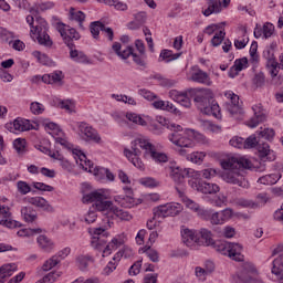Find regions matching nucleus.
<instances>
[{
	"mask_svg": "<svg viewBox=\"0 0 283 283\" xmlns=\"http://www.w3.org/2000/svg\"><path fill=\"white\" fill-rule=\"evenodd\" d=\"M140 149L144 150V158H151L157 165L169 163V156H167V154L156 150V146L149 143V140L137 138L132 143V150L127 148L124 149V156L134 167L139 169V171H145V164L140 159V154H143Z\"/></svg>",
	"mask_w": 283,
	"mask_h": 283,
	"instance_id": "1",
	"label": "nucleus"
},
{
	"mask_svg": "<svg viewBox=\"0 0 283 283\" xmlns=\"http://www.w3.org/2000/svg\"><path fill=\"white\" fill-rule=\"evenodd\" d=\"M221 167L226 171L222 172L221 178L224 180V182H228V185H237L238 187H241L242 189H249L250 184L247 178L238 171L239 169H251V160L241 157H231L228 160L221 161Z\"/></svg>",
	"mask_w": 283,
	"mask_h": 283,
	"instance_id": "2",
	"label": "nucleus"
},
{
	"mask_svg": "<svg viewBox=\"0 0 283 283\" xmlns=\"http://www.w3.org/2000/svg\"><path fill=\"white\" fill-rule=\"evenodd\" d=\"M82 200L84 205L95 202V208L97 209V211H112L120 220H132V214H129V212L114 206L112 201H105V195L98 191H92L84 195Z\"/></svg>",
	"mask_w": 283,
	"mask_h": 283,
	"instance_id": "3",
	"label": "nucleus"
},
{
	"mask_svg": "<svg viewBox=\"0 0 283 283\" xmlns=\"http://www.w3.org/2000/svg\"><path fill=\"white\" fill-rule=\"evenodd\" d=\"M168 127L170 128V132H172L169 136V140L172 145H176L177 147H193V139L197 140V143H205V140H207L205 135L197 133L193 129H188L184 132L182 126L175 124Z\"/></svg>",
	"mask_w": 283,
	"mask_h": 283,
	"instance_id": "4",
	"label": "nucleus"
},
{
	"mask_svg": "<svg viewBox=\"0 0 283 283\" xmlns=\"http://www.w3.org/2000/svg\"><path fill=\"white\" fill-rule=\"evenodd\" d=\"M197 108L206 116H214V118H222L220 105L213 99V93L209 88L198 91L193 97Z\"/></svg>",
	"mask_w": 283,
	"mask_h": 283,
	"instance_id": "5",
	"label": "nucleus"
},
{
	"mask_svg": "<svg viewBox=\"0 0 283 283\" xmlns=\"http://www.w3.org/2000/svg\"><path fill=\"white\" fill-rule=\"evenodd\" d=\"M169 169H170V177L176 185V191L178 192L180 198H182V196H185V179L186 178H192V179L188 180V185L191 181L192 182H196V181L202 182V180H200V178H202V171L193 170L191 168L181 169L180 167L174 166V165H170Z\"/></svg>",
	"mask_w": 283,
	"mask_h": 283,
	"instance_id": "6",
	"label": "nucleus"
},
{
	"mask_svg": "<svg viewBox=\"0 0 283 283\" xmlns=\"http://www.w3.org/2000/svg\"><path fill=\"white\" fill-rule=\"evenodd\" d=\"M27 23H29L31 28V34H38V43L40 45H44L45 48H52V39H50V34H48V21L43 18H36L34 24V17L28 15Z\"/></svg>",
	"mask_w": 283,
	"mask_h": 283,
	"instance_id": "7",
	"label": "nucleus"
},
{
	"mask_svg": "<svg viewBox=\"0 0 283 283\" xmlns=\"http://www.w3.org/2000/svg\"><path fill=\"white\" fill-rule=\"evenodd\" d=\"M212 247L217 253L228 255V258H231V260H234V262H244V255H242V244L240 243L216 241Z\"/></svg>",
	"mask_w": 283,
	"mask_h": 283,
	"instance_id": "8",
	"label": "nucleus"
},
{
	"mask_svg": "<svg viewBox=\"0 0 283 283\" xmlns=\"http://www.w3.org/2000/svg\"><path fill=\"white\" fill-rule=\"evenodd\" d=\"M233 216V210L227 208L219 212H213L211 210H206L200 212L201 220H207L212 224H224L229 218Z\"/></svg>",
	"mask_w": 283,
	"mask_h": 283,
	"instance_id": "9",
	"label": "nucleus"
},
{
	"mask_svg": "<svg viewBox=\"0 0 283 283\" xmlns=\"http://www.w3.org/2000/svg\"><path fill=\"white\" fill-rule=\"evenodd\" d=\"M57 31L60 32L65 45L69 48H76L74 41H78L81 39V33H78L76 29L64 23H57Z\"/></svg>",
	"mask_w": 283,
	"mask_h": 283,
	"instance_id": "10",
	"label": "nucleus"
},
{
	"mask_svg": "<svg viewBox=\"0 0 283 283\" xmlns=\"http://www.w3.org/2000/svg\"><path fill=\"white\" fill-rule=\"evenodd\" d=\"M226 98L230 99V103L227 104V112H229L232 118L240 120L244 114V109H242V105H240V96L235 95V93L231 91H228L226 93Z\"/></svg>",
	"mask_w": 283,
	"mask_h": 283,
	"instance_id": "11",
	"label": "nucleus"
},
{
	"mask_svg": "<svg viewBox=\"0 0 283 283\" xmlns=\"http://www.w3.org/2000/svg\"><path fill=\"white\" fill-rule=\"evenodd\" d=\"M134 255V251L132 248L124 245L123 249H120L113 258V261H111L105 268H104V275H109L111 273H114L116 271V266H118V262H120L122 258H132Z\"/></svg>",
	"mask_w": 283,
	"mask_h": 283,
	"instance_id": "12",
	"label": "nucleus"
},
{
	"mask_svg": "<svg viewBox=\"0 0 283 283\" xmlns=\"http://www.w3.org/2000/svg\"><path fill=\"white\" fill-rule=\"evenodd\" d=\"M155 218H169L178 216L182 211V205L180 203H166L154 208Z\"/></svg>",
	"mask_w": 283,
	"mask_h": 283,
	"instance_id": "13",
	"label": "nucleus"
},
{
	"mask_svg": "<svg viewBox=\"0 0 283 283\" xmlns=\"http://www.w3.org/2000/svg\"><path fill=\"white\" fill-rule=\"evenodd\" d=\"M63 78H65V76L63 75L62 71H55L51 74H44V75H34L31 78L32 83H46L48 85H54L56 83H60V85H63Z\"/></svg>",
	"mask_w": 283,
	"mask_h": 283,
	"instance_id": "14",
	"label": "nucleus"
},
{
	"mask_svg": "<svg viewBox=\"0 0 283 283\" xmlns=\"http://www.w3.org/2000/svg\"><path fill=\"white\" fill-rule=\"evenodd\" d=\"M90 233L94 235L93 240L91 241V245L93 247V249H97L98 251H101L103 249V244H107V240H105V238H107L108 235L107 231H105L104 228L99 227L90 229Z\"/></svg>",
	"mask_w": 283,
	"mask_h": 283,
	"instance_id": "15",
	"label": "nucleus"
},
{
	"mask_svg": "<svg viewBox=\"0 0 283 283\" xmlns=\"http://www.w3.org/2000/svg\"><path fill=\"white\" fill-rule=\"evenodd\" d=\"M263 57L266 61L265 66L268 67L269 73L272 78H275L280 72V63L275 61V53L273 52V49H266L263 51Z\"/></svg>",
	"mask_w": 283,
	"mask_h": 283,
	"instance_id": "16",
	"label": "nucleus"
},
{
	"mask_svg": "<svg viewBox=\"0 0 283 283\" xmlns=\"http://www.w3.org/2000/svg\"><path fill=\"white\" fill-rule=\"evenodd\" d=\"M189 187L195 191H199L200 193H218L220 191V186L217 184H211L207 181H189Z\"/></svg>",
	"mask_w": 283,
	"mask_h": 283,
	"instance_id": "17",
	"label": "nucleus"
},
{
	"mask_svg": "<svg viewBox=\"0 0 283 283\" xmlns=\"http://www.w3.org/2000/svg\"><path fill=\"white\" fill-rule=\"evenodd\" d=\"M0 224L2 227H7L8 229H17V227H21L19 221L12 220V213H10V207L0 205Z\"/></svg>",
	"mask_w": 283,
	"mask_h": 283,
	"instance_id": "18",
	"label": "nucleus"
},
{
	"mask_svg": "<svg viewBox=\"0 0 283 283\" xmlns=\"http://www.w3.org/2000/svg\"><path fill=\"white\" fill-rule=\"evenodd\" d=\"M252 109L254 112V116L248 120L247 125L248 127H258L259 123H264L266 120V111H264V107L262 104H258L252 106Z\"/></svg>",
	"mask_w": 283,
	"mask_h": 283,
	"instance_id": "19",
	"label": "nucleus"
},
{
	"mask_svg": "<svg viewBox=\"0 0 283 283\" xmlns=\"http://www.w3.org/2000/svg\"><path fill=\"white\" fill-rule=\"evenodd\" d=\"M191 81L195 83H201L202 85H207L210 87V85H213V82H211V77H209V74L198 66L191 67Z\"/></svg>",
	"mask_w": 283,
	"mask_h": 283,
	"instance_id": "20",
	"label": "nucleus"
},
{
	"mask_svg": "<svg viewBox=\"0 0 283 283\" xmlns=\"http://www.w3.org/2000/svg\"><path fill=\"white\" fill-rule=\"evenodd\" d=\"M78 129L81 134L85 136V140H93V143H101V136H98V133L92 126L82 122L78 126Z\"/></svg>",
	"mask_w": 283,
	"mask_h": 283,
	"instance_id": "21",
	"label": "nucleus"
},
{
	"mask_svg": "<svg viewBox=\"0 0 283 283\" xmlns=\"http://www.w3.org/2000/svg\"><path fill=\"white\" fill-rule=\"evenodd\" d=\"M169 97L175 101V103H179L182 107H191V99L187 93H180L176 90H171L169 92Z\"/></svg>",
	"mask_w": 283,
	"mask_h": 283,
	"instance_id": "22",
	"label": "nucleus"
},
{
	"mask_svg": "<svg viewBox=\"0 0 283 283\" xmlns=\"http://www.w3.org/2000/svg\"><path fill=\"white\" fill-rule=\"evenodd\" d=\"M208 8L202 11L203 17L220 14L222 12V2L220 0H208Z\"/></svg>",
	"mask_w": 283,
	"mask_h": 283,
	"instance_id": "23",
	"label": "nucleus"
},
{
	"mask_svg": "<svg viewBox=\"0 0 283 283\" xmlns=\"http://www.w3.org/2000/svg\"><path fill=\"white\" fill-rule=\"evenodd\" d=\"M181 238L184 244L190 249H195L196 244H198V237H196V233L189 229H184L181 231Z\"/></svg>",
	"mask_w": 283,
	"mask_h": 283,
	"instance_id": "24",
	"label": "nucleus"
},
{
	"mask_svg": "<svg viewBox=\"0 0 283 283\" xmlns=\"http://www.w3.org/2000/svg\"><path fill=\"white\" fill-rule=\"evenodd\" d=\"M248 64L249 60L247 57L235 60L233 66H231L229 71L230 78H235V76H238V74H240Z\"/></svg>",
	"mask_w": 283,
	"mask_h": 283,
	"instance_id": "25",
	"label": "nucleus"
},
{
	"mask_svg": "<svg viewBox=\"0 0 283 283\" xmlns=\"http://www.w3.org/2000/svg\"><path fill=\"white\" fill-rule=\"evenodd\" d=\"M13 129L15 132H30V129H36V127L29 119L17 118L13 122Z\"/></svg>",
	"mask_w": 283,
	"mask_h": 283,
	"instance_id": "26",
	"label": "nucleus"
},
{
	"mask_svg": "<svg viewBox=\"0 0 283 283\" xmlns=\"http://www.w3.org/2000/svg\"><path fill=\"white\" fill-rule=\"evenodd\" d=\"M36 242L42 251L45 253H50L52 249H54V242L50 238H48L45 234H40L36 239Z\"/></svg>",
	"mask_w": 283,
	"mask_h": 283,
	"instance_id": "27",
	"label": "nucleus"
},
{
	"mask_svg": "<svg viewBox=\"0 0 283 283\" xmlns=\"http://www.w3.org/2000/svg\"><path fill=\"white\" fill-rule=\"evenodd\" d=\"M73 154H75V156L78 157V160L81 163H84V165L81 164V167H82V169H84V171L88 170L90 174H92L94 171V164L91 160H87V156H85V154H83V151L73 150Z\"/></svg>",
	"mask_w": 283,
	"mask_h": 283,
	"instance_id": "28",
	"label": "nucleus"
},
{
	"mask_svg": "<svg viewBox=\"0 0 283 283\" xmlns=\"http://www.w3.org/2000/svg\"><path fill=\"white\" fill-rule=\"evenodd\" d=\"M17 271V264L9 263L0 268V283H4L7 277H11L12 273Z\"/></svg>",
	"mask_w": 283,
	"mask_h": 283,
	"instance_id": "29",
	"label": "nucleus"
},
{
	"mask_svg": "<svg viewBox=\"0 0 283 283\" xmlns=\"http://www.w3.org/2000/svg\"><path fill=\"white\" fill-rule=\"evenodd\" d=\"M69 49H70V59H72V61H75V63H90V60L87 59V55L85 53L74 48H69Z\"/></svg>",
	"mask_w": 283,
	"mask_h": 283,
	"instance_id": "30",
	"label": "nucleus"
},
{
	"mask_svg": "<svg viewBox=\"0 0 283 283\" xmlns=\"http://www.w3.org/2000/svg\"><path fill=\"white\" fill-rule=\"evenodd\" d=\"M164 120V123H163ZM159 120V122H154L153 124L149 125V132H153V134H163V129L167 127V129H171L169 126L171 125H177V124H169L165 119Z\"/></svg>",
	"mask_w": 283,
	"mask_h": 283,
	"instance_id": "31",
	"label": "nucleus"
},
{
	"mask_svg": "<svg viewBox=\"0 0 283 283\" xmlns=\"http://www.w3.org/2000/svg\"><path fill=\"white\" fill-rule=\"evenodd\" d=\"M123 240L113 239L103 250V255H111L113 251H116V249H119V247H123Z\"/></svg>",
	"mask_w": 283,
	"mask_h": 283,
	"instance_id": "32",
	"label": "nucleus"
},
{
	"mask_svg": "<svg viewBox=\"0 0 283 283\" xmlns=\"http://www.w3.org/2000/svg\"><path fill=\"white\" fill-rule=\"evenodd\" d=\"M71 19L77 21L80 30H85L83 21H85V13L83 11L74 12V8L70 9Z\"/></svg>",
	"mask_w": 283,
	"mask_h": 283,
	"instance_id": "33",
	"label": "nucleus"
},
{
	"mask_svg": "<svg viewBox=\"0 0 283 283\" xmlns=\"http://www.w3.org/2000/svg\"><path fill=\"white\" fill-rule=\"evenodd\" d=\"M151 78H155V81H158L161 87H174V85H176L175 80L167 78L160 74H155L151 76Z\"/></svg>",
	"mask_w": 283,
	"mask_h": 283,
	"instance_id": "34",
	"label": "nucleus"
},
{
	"mask_svg": "<svg viewBox=\"0 0 283 283\" xmlns=\"http://www.w3.org/2000/svg\"><path fill=\"white\" fill-rule=\"evenodd\" d=\"M283 272V253L273 261L272 273L273 275H282Z\"/></svg>",
	"mask_w": 283,
	"mask_h": 283,
	"instance_id": "35",
	"label": "nucleus"
},
{
	"mask_svg": "<svg viewBox=\"0 0 283 283\" xmlns=\"http://www.w3.org/2000/svg\"><path fill=\"white\" fill-rule=\"evenodd\" d=\"M21 216L24 218L25 222H34V220H36V212L30 207H23L21 209Z\"/></svg>",
	"mask_w": 283,
	"mask_h": 283,
	"instance_id": "36",
	"label": "nucleus"
},
{
	"mask_svg": "<svg viewBox=\"0 0 283 283\" xmlns=\"http://www.w3.org/2000/svg\"><path fill=\"white\" fill-rule=\"evenodd\" d=\"M144 253H146L147 258H149L150 262H160V255L158 254V251L155 249H151V245H146L144 248Z\"/></svg>",
	"mask_w": 283,
	"mask_h": 283,
	"instance_id": "37",
	"label": "nucleus"
},
{
	"mask_svg": "<svg viewBox=\"0 0 283 283\" xmlns=\"http://www.w3.org/2000/svg\"><path fill=\"white\" fill-rule=\"evenodd\" d=\"M103 22L101 21H94L90 24V30L93 39H98L101 32H103Z\"/></svg>",
	"mask_w": 283,
	"mask_h": 283,
	"instance_id": "38",
	"label": "nucleus"
},
{
	"mask_svg": "<svg viewBox=\"0 0 283 283\" xmlns=\"http://www.w3.org/2000/svg\"><path fill=\"white\" fill-rule=\"evenodd\" d=\"M200 235L201 239L205 240L206 247H213V244H216V241H213V238H211L212 234L210 230L202 228L200 230Z\"/></svg>",
	"mask_w": 283,
	"mask_h": 283,
	"instance_id": "39",
	"label": "nucleus"
},
{
	"mask_svg": "<svg viewBox=\"0 0 283 283\" xmlns=\"http://www.w3.org/2000/svg\"><path fill=\"white\" fill-rule=\"evenodd\" d=\"M133 61L139 67H147V53H133Z\"/></svg>",
	"mask_w": 283,
	"mask_h": 283,
	"instance_id": "40",
	"label": "nucleus"
},
{
	"mask_svg": "<svg viewBox=\"0 0 283 283\" xmlns=\"http://www.w3.org/2000/svg\"><path fill=\"white\" fill-rule=\"evenodd\" d=\"M126 118L130 120V123H135V125H142V127H146L147 125V122L136 113H127Z\"/></svg>",
	"mask_w": 283,
	"mask_h": 283,
	"instance_id": "41",
	"label": "nucleus"
},
{
	"mask_svg": "<svg viewBox=\"0 0 283 283\" xmlns=\"http://www.w3.org/2000/svg\"><path fill=\"white\" fill-rule=\"evenodd\" d=\"M160 59H168L167 63H169L170 61H176L177 59H180V56H182V53H176L174 54L170 50L164 49L160 52Z\"/></svg>",
	"mask_w": 283,
	"mask_h": 283,
	"instance_id": "42",
	"label": "nucleus"
},
{
	"mask_svg": "<svg viewBox=\"0 0 283 283\" xmlns=\"http://www.w3.org/2000/svg\"><path fill=\"white\" fill-rule=\"evenodd\" d=\"M280 180V176L277 175H265L263 177H260L258 182L261 185H275Z\"/></svg>",
	"mask_w": 283,
	"mask_h": 283,
	"instance_id": "43",
	"label": "nucleus"
},
{
	"mask_svg": "<svg viewBox=\"0 0 283 283\" xmlns=\"http://www.w3.org/2000/svg\"><path fill=\"white\" fill-rule=\"evenodd\" d=\"M224 36H227V32H224V30L217 32L211 39L212 48H218L219 45H222V41H224Z\"/></svg>",
	"mask_w": 283,
	"mask_h": 283,
	"instance_id": "44",
	"label": "nucleus"
},
{
	"mask_svg": "<svg viewBox=\"0 0 283 283\" xmlns=\"http://www.w3.org/2000/svg\"><path fill=\"white\" fill-rule=\"evenodd\" d=\"M185 205L188 209H190L191 211H195V213H197L199 218H200V213H202V211H206L205 209L200 208V205H198L196 201L191 199H186Z\"/></svg>",
	"mask_w": 283,
	"mask_h": 283,
	"instance_id": "45",
	"label": "nucleus"
},
{
	"mask_svg": "<svg viewBox=\"0 0 283 283\" xmlns=\"http://www.w3.org/2000/svg\"><path fill=\"white\" fill-rule=\"evenodd\" d=\"M61 262V259L59 256H52L51 259L46 260L44 264L42 265V271H52L56 264Z\"/></svg>",
	"mask_w": 283,
	"mask_h": 283,
	"instance_id": "46",
	"label": "nucleus"
},
{
	"mask_svg": "<svg viewBox=\"0 0 283 283\" xmlns=\"http://www.w3.org/2000/svg\"><path fill=\"white\" fill-rule=\"evenodd\" d=\"M13 147H14L17 154H19V156H23V154H25V139L17 138L13 142Z\"/></svg>",
	"mask_w": 283,
	"mask_h": 283,
	"instance_id": "47",
	"label": "nucleus"
},
{
	"mask_svg": "<svg viewBox=\"0 0 283 283\" xmlns=\"http://www.w3.org/2000/svg\"><path fill=\"white\" fill-rule=\"evenodd\" d=\"M29 202L34 207H40V209H45V207H48V200L43 197H31L29 198Z\"/></svg>",
	"mask_w": 283,
	"mask_h": 283,
	"instance_id": "48",
	"label": "nucleus"
},
{
	"mask_svg": "<svg viewBox=\"0 0 283 283\" xmlns=\"http://www.w3.org/2000/svg\"><path fill=\"white\" fill-rule=\"evenodd\" d=\"M237 205L238 207H244L245 209H258L259 205L255 203L253 200H249V199H238L237 200Z\"/></svg>",
	"mask_w": 283,
	"mask_h": 283,
	"instance_id": "49",
	"label": "nucleus"
},
{
	"mask_svg": "<svg viewBox=\"0 0 283 283\" xmlns=\"http://www.w3.org/2000/svg\"><path fill=\"white\" fill-rule=\"evenodd\" d=\"M90 262H94L92 256L80 255L77 258V264H78V268L81 269V271H85V269H87V266L90 265Z\"/></svg>",
	"mask_w": 283,
	"mask_h": 283,
	"instance_id": "50",
	"label": "nucleus"
},
{
	"mask_svg": "<svg viewBox=\"0 0 283 283\" xmlns=\"http://www.w3.org/2000/svg\"><path fill=\"white\" fill-rule=\"evenodd\" d=\"M262 30L264 39H271V36H273V33L275 32V25H273V23L271 22H265Z\"/></svg>",
	"mask_w": 283,
	"mask_h": 283,
	"instance_id": "51",
	"label": "nucleus"
},
{
	"mask_svg": "<svg viewBox=\"0 0 283 283\" xmlns=\"http://www.w3.org/2000/svg\"><path fill=\"white\" fill-rule=\"evenodd\" d=\"M205 156H207L205 153H192L187 155V160L190 163H195V165H198V163H202L205 160Z\"/></svg>",
	"mask_w": 283,
	"mask_h": 283,
	"instance_id": "52",
	"label": "nucleus"
},
{
	"mask_svg": "<svg viewBox=\"0 0 283 283\" xmlns=\"http://www.w3.org/2000/svg\"><path fill=\"white\" fill-rule=\"evenodd\" d=\"M30 111L35 115L40 116V114H43L45 112V106L39 102H32L30 104Z\"/></svg>",
	"mask_w": 283,
	"mask_h": 283,
	"instance_id": "53",
	"label": "nucleus"
},
{
	"mask_svg": "<svg viewBox=\"0 0 283 283\" xmlns=\"http://www.w3.org/2000/svg\"><path fill=\"white\" fill-rule=\"evenodd\" d=\"M258 145H260V142H258L255 135H251L244 139V149H253V147H258Z\"/></svg>",
	"mask_w": 283,
	"mask_h": 283,
	"instance_id": "54",
	"label": "nucleus"
},
{
	"mask_svg": "<svg viewBox=\"0 0 283 283\" xmlns=\"http://www.w3.org/2000/svg\"><path fill=\"white\" fill-rule=\"evenodd\" d=\"M260 138H265V140H273L275 137V130L273 128H264L259 132Z\"/></svg>",
	"mask_w": 283,
	"mask_h": 283,
	"instance_id": "55",
	"label": "nucleus"
},
{
	"mask_svg": "<svg viewBox=\"0 0 283 283\" xmlns=\"http://www.w3.org/2000/svg\"><path fill=\"white\" fill-rule=\"evenodd\" d=\"M17 187H18V191H20L22 196H28V193L32 191V188L25 181H18Z\"/></svg>",
	"mask_w": 283,
	"mask_h": 283,
	"instance_id": "56",
	"label": "nucleus"
},
{
	"mask_svg": "<svg viewBox=\"0 0 283 283\" xmlns=\"http://www.w3.org/2000/svg\"><path fill=\"white\" fill-rule=\"evenodd\" d=\"M108 168L104 167H94L92 174L96 176L98 180H103L107 174Z\"/></svg>",
	"mask_w": 283,
	"mask_h": 283,
	"instance_id": "57",
	"label": "nucleus"
},
{
	"mask_svg": "<svg viewBox=\"0 0 283 283\" xmlns=\"http://www.w3.org/2000/svg\"><path fill=\"white\" fill-rule=\"evenodd\" d=\"M122 207H126L128 209H132L136 205V199L132 196H126L120 200Z\"/></svg>",
	"mask_w": 283,
	"mask_h": 283,
	"instance_id": "58",
	"label": "nucleus"
},
{
	"mask_svg": "<svg viewBox=\"0 0 283 283\" xmlns=\"http://www.w3.org/2000/svg\"><path fill=\"white\" fill-rule=\"evenodd\" d=\"M265 83L264 73H259L253 78V85L255 87H264Z\"/></svg>",
	"mask_w": 283,
	"mask_h": 283,
	"instance_id": "59",
	"label": "nucleus"
},
{
	"mask_svg": "<svg viewBox=\"0 0 283 283\" xmlns=\"http://www.w3.org/2000/svg\"><path fill=\"white\" fill-rule=\"evenodd\" d=\"M143 266V260H138L135 262L128 270L129 275H138L140 273V269Z\"/></svg>",
	"mask_w": 283,
	"mask_h": 283,
	"instance_id": "60",
	"label": "nucleus"
},
{
	"mask_svg": "<svg viewBox=\"0 0 283 283\" xmlns=\"http://www.w3.org/2000/svg\"><path fill=\"white\" fill-rule=\"evenodd\" d=\"M138 95L143 96V98H145L146 101H154V98H156V94L146 88L139 90Z\"/></svg>",
	"mask_w": 283,
	"mask_h": 283,
	"instance_id": "61",
	"label": "nucleus"
},
{
	"mask_svg": "<svg viewBox=\"0 0 283 283\" xmlns=\"http://www.w3.org/2000/svg\"><path fill=\"white\" fill-rule=\"evenodd\" d=\"M230 145L232 147H237V149H244V138L233 137L232 139H230Z\"/></svg>",
	"mask_w": 283,
	"mask_h": 283,
	"instance_id": "62",
	"label": "nucleus"
},
{
	"mask_svg": "<svg viewBox=\"0 0 283 283\" xmlns=\"http://www.w3.org/2000/svg\"><path fill=\"white\" fill-rule=\"evenodd\" d=\"M258 149H259V154H260L261 158H266V156H269V154H271L269 144H259Z\"/></svg>",
	"mask_w": 283,
	"mask_h": 283,
	"instance_id": "63",
	"label": "nucleus"
},
{
	"mask_svg": "<svg viewBox=\"0 0 283 283\" xmlns=\"http://www.w3.org/2000/svg\"><path fill=\"white\" fill-rule=\"evenodd\" d=\"M33 187L39 191H54V187L50 185H45L43 182H33Z\"/></svg>",
	"mask_w": 283,
	"mask_h": 283,
	"instance_id": "64",
	"label": "nucleus"
}]
</instances>
